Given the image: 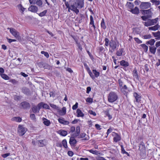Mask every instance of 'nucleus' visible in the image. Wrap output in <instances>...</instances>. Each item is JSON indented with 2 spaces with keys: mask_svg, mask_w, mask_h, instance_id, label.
<instances>
[{
  "mask_svg": "<svg viewBox=\"0 0 160 160\" xmlns=\"http://www.w3.org/2000/svg\"><path fill=\"white\" fill-rule=\"evenodd\" d=\"M105 45L108 46H109V51L111 52H113L117 48V44L116 42L112 39L109 41L108 38H106L105 39Z\"/></svg>",
  "mask_w": 160,
  "mask_h": 160,
  "instance_id": "f257e3e1",
  "label": "nucleus"
},
{
  "mask_svg": "<svg viewBox=\"0 0 160 160\" xmlns=\"http://www.w3.org/2000/svg\"><path fill=\"white\" fill-rule=\"evenodd\" d=\"M118 98V96L114 92H111L108 96V100L109 102L112 103L116 101Z\"/></svg>",
  "mask_w": 160,
  "mask_h": 160,
  "instance_id": "f03ea898",
  "label": "nucleus"
},
{
  "mask_svg": "<svg viewBox=\"0 0 160 160\" xmlns=\"http://www.w3.org/2000/svg\"><path fill=\"white\" fill-rule=\"evenodd\" d=\"M158 20V18L154 19H148L145 22H143V24L146 27L153 25L156 24Z\"/></svg>",
  "mask_w": 160,
  "mask_h": 160,
  "instance_id": "7ed1b4c3",
  "label": "nucleus"
},
{
  "mask_svg": "<svg viewBox=\"0 0 160 160\" xmlns=\"http://www.w3.org/2000/svg\"><path fill=\"white\" fill-rule=\"evenodd\" d=\"M143 11L144 15L141 16V18L143 20L146 21L151 17L152 12L150 9L143 10Z\"/></svg>",
  "mask_w": 160,
  "mask_h": 160,
  "instance_id": "20e7f679",
  "label": "nucleus"
},
{
  "mask_svg": "<svg viewBox=\"0 0 160 160\" xmlns=\"http://www.w3.org/2000/svg\"><path fill=\"white\" fill-rule=\"evenodd\" d=\"M27 129L23 127L22 125H19L18 126V133L20 136L23 135L26 132Z\"/></svg>",
  "mask_w": 160,
  "mask_h": 160,
  "instance_id": "39448f33",
  "label": "nucleus"
},
{
  "mask_svg": "<svg viewBox=\"0 0 160 160\" xmlns=\"http://www.w3.org/2000/svg\"><path fill=\"white\" fill-rule=\"evenodd\" d=\"M75 4L78 9H81L84 6V0H76Z\"/></svg>",
  "mask_w": 160,
  "mask_h": 160,
  "instance_id": "423d86ee",
  "label": "nucleus"
},
{
  "mask_svg": "<svg viewBox=\"0 0 160 160\" xmlns=\"http://www.w3.org/2000/svg\"><path fill=\"white\" fill-rule=\"evenodd\" d=\"M9 29L10 32L12 35L16 38H18L19 37V33L16 29L14 28H10Z\"/></svg>",
  "mask_w": 160,
  "mask_h": 160,
  "instance_id": "0eeeda50",
  "label": "nucleus"
},
{
  "mask_svg": "<svg viewBox=\"0 0 160 160\" xmlns=\"http://www.w3.org/2000/svg\"><path fill=\"white\" fill-rule=\"evenodd\" d=\"M20 106H21V108L24 109H27L30 107L29 103L26 101H23L21 102Z\"/></svg>",
  "mask_w": 160,
  "mask_h": 160,
  "instance_id": "6e6552de",
  "label": "nucleus"
},
{
  "mask_svg": "<svg viewBox=\"0 0 160 160\" xmlns=\"http://www.w3.org/2000/svg\"><path fill=\"white\" fill-rule=\"evenodd\" d=\"M112 136L114 137L113 140L114 142H117L121 140V137L118 133L113 132L112 133Z\"/></svg>",
  "mask_w": 160,
  "mask_h": 160,
  "instance_id": "1a4fd4ad",
  "label": "nucleus"
},
{
  "mask_svg": "<svg viewBox=\"0 0 160 160\" xmlns=\"http://www.w3.org/2000/svg\"><path fill=\"white\" fill-rule=\"evenodd\" d=\"M120 88L121 92L125 95H127L128 92H130L126 85H124Z\"/></svg>",
  "mask_w": 160,
  "mask_h": 160,
  "instance_id": "9d476101",
  "label": "nucleus"
},
{
  "mask_svg": "<svg viewBox=\"0 0 160 160\" xmlns=\"http://www.w3.org/2000/svg\"><path fill=\"white\" fill-rule=\"evenodd\" d=\"M151 4L149 2H141V7L143 9H147L151 7Z\"/></svg>",
  "mask_w": 160,
  "mask_h": 160,
  "instance_id": "9b49d317",
  "label": "nucleus"
},
{
  "mask_svg": "<svg viewBox=\"0 0 160 160\" xmlns=\"http://www.w3.org/2000/svg\"><path fill=\"white\" fill-rule=\"evenodd\" d=\"M58 120L60 123L63 125H68L70 123L68 121L65 120L63 118H58Z\"/></svg>",
  "mask_w": 160,
  "mask_h": 160,
  "instance_id": "f8f14e48",
  "label": "nucleus"
},
{
  "mask_svg": "<svg viewBox=\"0 0 160 160\" xmlns=\"http://www.w3.org/2000/svg\"><path fill=\"white\" fill-rule=\"evenodd\" d=\"M77 141L73 137H71L69 139V142L71 147H75Z\"/></svg>",
  "mask_w": 160,
  "mask_h": 160,
  "instance_id": "ddd939ff",
  "label": "nucleus"
},
{
  "mask_svg": "<svg viewBox=\"0 0 160 160\" xmlns=\"http://www.w3.org/2000/svg\"><path fill=\"white\" fill-rule=\"evenodd\" d=\"M89 25H90V28H93L94 30H95L96 27L94 23V21L93 16L92 15L90 16V22Z\"/></svg>",
  "mask_w": 160,
  "mask_h": 160,
  "instance_id": "4468645a",
  "label": "nucleus"
},
{
  "mask_svg": "<svg viewBox=\"0 0 160 160\" xmlns=\"http://www.w3.org/2000/svg\"><path fill=\"white\" fill-rule=\"evenodd\" d=\"M127 8L128 11L130 12L131 10L134 8V5L133 3L127 2L126 3Z\"/></svg>",
  "mask_w": 160,
  "mask_h": 160,
  "instance_id": "2eb2a0df",
  "label": "nucleus"
},
{
  "mask_svg": "<svg viewBox=\"0 0 160 160\" xmlns=\"http://www.w3.org/2000/svg\"><path fill=\"white\" fill-rule=\"evenodd\" d=\"M84 66L85 67V68L91 78H94L93 74L90 70V69L88 66L86 64H84Z\"/></svg>",
  "mask_w": 160,
  "mask_h": 160,
  "instance_id": "dca6fc26",
  "label": "nucleus"
},
{
  "mask_svg": "<svg viewBox=\"0 0 160 160\" xmlns=\"http://www.w3.org/2000/svg\"><path fill=\"white\" fill-rule=\"evenodd\" d=\"M28 10L29 11L33 12H36L38 11V8L35 6L31 5L28 8Z\"/></svg>",
  "mask_w": 160,
  "mask_h": 160,
  "instance_id": "f3484780",
  "label": "nucleus"
},
{
  "mask_svg": "<svg viewBox=\"0 0 160 160\" xmlns=\"http://www.w3.org/2000/svg\"><path fill=\"white\" fill-rule=\"evenodd\" d=\"M58 111L61 115L64 116L66 114V108L65 107H63L61 110H60L59 108V110Z\"/></svg>",
  "mask_w": 160,
  "mask_h": 160,
  "instance_id": "a211bd4d",
  "label": "nucleus"
},
{
  "mask_svg": "<svg viewBox=\"0 0 160 160\" xmlns=\"http://www.w3.org/2000/svg\"><path fill=\"white\" fill-rule=\"evenodd\" d=\"M130 12L132 14L138 15L139 13V10L138 8L136 7L132 9H131Z\"/></svg>",
  "mask_w": 160,
  "mask_h": 160,
  "instance_id": "6ab92c4d",
  "label": "nucleus"
},
{
  "mask_svg": "<svg viewBox=\"0 0 160 160\" xmlns=\"http://www.w3.org/2000/svg\"><path fill=\"white\" fill-rule=\"evenodd\" d=\"M71 10L75 13L76 14H78L79 12V10L77 8V6L74 5H72L71 6Z\"/></svg>",
  "mask_w": 160,
  "mask_h": 160,
  "instance_id": "aec40b11",
  "label": "nucleus"
},
{
  "mask_svg": "<svg viewBox=\"0 0 160 160\" xmlns=\"http://www.w3.org/2000/svg\"><path fill=\"white\" fill-rule=\"evenodd\" d=\"M80 132V127L79 126H77L76 127V131L73 135L74 137H76L79 136Z\"/></svg>",
  "mask_w": 160,
  "mask_h": 160,
  "instance_id": "412c9836",
  "label": "nucleus"
},
{
  "mask_svg": "<svg viewBox=\"0 0 160 160\" xmlns=\"http://www.w3.org/2000/svg\"><path fill=\"white\" fill-rule=\"evenodd\" d=\"M58 133L60 135L65 137L68 134V132L66 131L63 130H60L58 132Z\"/></svg>",
  "mask_w": 160,
  "mask_h": 160,
  "instance_id": "4be33fe9",
  "label": "nucleus"
},
{
  "mask_svg": "<svg viewBox=\"0 0 160 160\" xmlns=\"http://www.w3.org/2000/svg\"><path fill=\"white\" fill-rule=\"evenodd\" d=\"M88 151L90 152L97 155H101V153L100 152L97 151L95 150L91 149L89 150Z\"/></svg>",
  "mask_w": 160,
  "mask_h": 160,
  "instance_id": "5701e85b",
  "label": "nucleus"
},
{
  "mask_svg": "<svg viewBox=\"0 0 160 160\" xmlns=\"http://www.w3.org/2000/svg\"><path fill=\"white\" fill-rule=\"evenodd\" d=\"M120 65L124 67H127L129 66V64L128 62L124 60H122L120 62Z\"/></svg>",
  "mask_w": 160,
  "mask_h": 160,
  "instance_id": "b1692460",
  "label": "nucleus"
},
{
  "mask_svg": "<svg viewBox=\"0 0 160 160\" xmlns=\"http://www.w3.org/2000/svg\"><path fill=\"white\" fill-rule=\"evenodd\" d=\"M76 112L77 113V116L78 117H83L84 116V114L82 112L81 110L79 108L77 109Z\"/></svg>",
  "mask_w": 160,
  "mask_h": 160,
  "instance_id": "393cba45",
  "label": "nucleus"
},
{
  "mask_svg": "<svg viewBox=\"0 0 160 160\" xmlns=\"http://www.w3.org/2000/svg\"><path fill=\"white\" fill-rule=\"evenodd\" d=\"M157 48L154 46H149V51L150 53L153 54H155L156 52Z\"/></svg>",
  "mask_w": 160,
  "mask_h": 160,
  "instance_id": "a878e982",
  "label": "nucleus"
},
{
  "mask_svg": "<svg viewBox=\"0 0 160 160\" xmlns=\"http://www.w3.org/2000/svg\"><path fill=\"white\" fill-rule=\"evenodd\" d=\"M92 73H93L94 75H93V76L94 78H92V79H95V78H98L100 75V73L99 72L97 71L96 69H93L92 70Z\"/></svg>",
  "mask_w": 160,
  "mask_h": 160,
  "instance_id": "bb28decb",
  "label": "nucleus"
},
{
  "mask_svg": "<svg viewBox=\"0 0 160 160\" xmlns=\"http://www.w3.org/2000/svg\"><path fill=\"white\" fill-rule=\"evenodd\" d=\"M133 76L134 78H135L136 80H139L138 76L137 71L136 68H135L132 72Z\"/></svg>",
  "mask_w": 160,
  "mask_h": 160,
  "instance_id": "cd10ccee",
  "label": "nucleus"
},
{
  "mask_svg": "<svg viewBox=\"0 0 160 160\" xmlns=\"http://www.w3.org/2000/svg\"><path fill=\"white\" fill-rule=\"evenodd\" d=\"M160 27V25L158 24H157L153 26L149 27L148 29L149 30L156 31L158 30Z\"/></svg>",
  "mask_w": 160,
  "mask_h": 160,
  "instance_id": "c85d7f7f",
  "label": "nucleus"
},
{
  "mask_svg": "<svg viewBox=\"0 0 160 160\" xmlns=\"http://www.w3.org/2000/svg\"><path fill=\"white\" fill-rule=\"evenodd\" d=\"M152 34L154 37L156 38V39H160V32L159 31L155 32H153L152 33Z\"/></svg>",
  "mask_w": 160,
  "mask_h": 160,
  "instance_id": "c756f323",
  "label": "nucleus"
},
{
  "mask_svg": "<svg viewBox=\"0 0 160 160\" xmlns=\"http://www.w3.org/2000/svg\"><path fill=\"white\" fill-rule=\"evenodd\" d=\"M43 124L47 126H48L51 124L50 121L45 118H42Z\"/></svg>",
  "mask_w": 160,
  "mask_h": 160,
  "instance_id": "7c9ffc66",
  "label": "nucleus"
},
{
  "mask_svg": "<svg viewBox=\"0 0 160 160\" xmlns=\"http://www.w3.org/2000/svg\"><path fill=\"white\" fill-rule=\"evenodd\" d=\"M124 48H120L116 52V54L118 56H121L122 55V54L124 51Z\"/></svg>",
  "mask_w": 160,
  "mask_h": 160,
  "instance_id": "2f4dec72",
  "label": "nucleus"
},
{
  "mask_svg": "<svg viewBox=\"0 0 160 160\" xmlns=\"http://www.w3.org/2000/svg\"><path fill=\"white\" fill-rule=\"evenodd\" d=\"M133 96L135 98V100H136V102H140V97L139 95H138L136 92H134L133 93Z\"/></svg>",
  "mask_w": 160,
  "mask_h": 160,
  "instance_id": "473e14b6",
  "label": "nucleus"
},
{
  "mask_svg": "<svg viewBox=\"0 0 160 160\" xmlns=\"http://www.w3.org/2000/svg\"><path fill=\"white\" fill-rule=\"evenodd\" d=\"M133 33L134 34H140V29L138 28H133Z\"/></svg>",
  "mask_w": 160,
  "mask_h": 160,
  "instance_id": "72a5a7b5",
  "label": "nucleus"
},
{
  "mask_svg": "<svg viewBox=\"0 0 160 160\" xmlns=\"http://www.w3.org/2000/svg\"><path fill=\"white\" fill-rule=\"evenodd\" d=\"M32 112L34 113H36L37 112L38 113L39 112V111L38 109L37 106H36L35 105L33 106H32Z\"/></svg>",
  "mask_w": 160,
  "mask_h": 160,
  "instance_id": "f704fd0d",
  "label": "nucleus"
},
{
  "mask_svg": "<svg viewBox=\"0 0 160 160\" xmlns=\"http://www.w3.org/2000/svg\"><path fill=\"white\" fill-rule=\"evenodd\" d=\"M0 75L2 78L4 80H8L9 79V77L5 74L0 73Z\"/></svg>",
  "mask_w": 160,
  "mask_h": 160,
  "instance_id": "c9c22d12",
  "label": "nucleus"
},
{
  "mask_svg": "<svg viewBox=\"0 0 160 160\" xmlns=\"http://www.w3.org/2000/svg\"><path fill=\"white\" fill-rule=\"evenodd\" d=\"M11 120L12 121H15L17 122H20L22 120V118L19 117H14Z\"/></svg>",
  "mask_w": 160,
  "mask_h": 160,
  "instance_id": "e433bc0d",
  "label": "nucleus"
},
{
  "mask_svg": "<svg viewBox=\"0 0 160 160\" xmlns=\"http://www.w3.org/2000/svg\"><path fill=\"white\" fill-rule=\"evenodd\" d=\"M101 26L102 28L103 29L105 30L106 28V26L105 23L104 22V20L103 18L102 19L101 23Z\"/></svg>",
  "mask_w": 160,
  "mask_h": 160,
  "instance_id": "4c0bfd02",
  "label": "nucleus"
},
{
  "mask_svg": "<svg viewBox=\"0 0 160 160\" xmlns=\"http://www.w3.org/2000/svg\"><path fill=\"white\" fill-rule=\"evenodd\" d=\"M155 41L153 39H152L149 40V41L147 42L146 43V44H150L151 46H152L154 45Z\"/></svg>",
  "mask_w": 160,
  "mask_h": 160,
  "instance_id": "58836bf2",
  "label": "nucleus"
},
{
  "mask_svg": "<svg viewBox=\"0 0 160 160\" xmlns=\"http://www.w3.org/2000/svg\"><path fill=\"white\" fill-rule=\"evenodd\" d=\"M62 145L64 148H68L67 140L66 139H63L62 141Z\"/></svg>",
  "mask_w": 160,
  "mask_h": 160,
  "instance_id": "ea45409f",
  "label": "nucleus"
},
{
  "mask_svg": "<svg viewBox=\"0 0 160 160\" xmlns=\"http://www.w3.org/2000/svg\"><path fill=\"white\" fill-rule=\"evenodd\" d=\"M22 92L26 94H28L29 93V90L26 88H23L22 89Z\"/></svg>",
  "mask_w": 160,
  "mask_h": 160,
  "instance_id": "a19ab883",
  "label": "nucleus"
},
{
  "mask_svg": "<svg viewBox=\"0 0 160 160\" xmlns=\"http://www.w3.org/2000/svg\"><path fill=\"white\" fill-rule=\"evenodd\" d=\"M150 2L156 6L158 5L160 3V1L159 0H151Z\"/></svg>",
  "mask_w": 160,
  "mask_h": 160,
  "instance_id": "79ce46f5",
  "label": "nucleus"
},
{
  "mask_svg": "<svg viewBox=\"0 0 160 160\" xmlns=\"http://www.w3.org/2000/svg\"><path fill=\"white\" fill-rule=\"evenodd\" d=\"M141 46L145 52H147L148 49V47L146 45L144 44H141Z\"/></svg>",
  "mask_w": 160,
  "mask_h": 160,
  "instance_id": "37998d69",
  "label": "nucleus"
},
{
  "mask_svg": "<svg viewBox=\"0 0 160 160\" xmlns=\"http://www.w3.org/2000/svg\"><path fill=\"white\" fill-rule=\"evenodd\" d=\"M22 96H18L16 95H14L13 96L14 99L15 101L20 100H21Z\"/></svg>",
  "mask_w": 160,
  "mask_h": 160,
  "instance_id": "c03bdc74",
  "label": "nucleus"
},
{
  "mask_svg": "<svg viewBox=\"0 0 160 160\" xmlns=\"http://www.w3.org/2000/svg\"><path fill=\"white\" fill-rule=\"evenodd\" d=\"M49 105L53 109L57 110H59L58 107L56 105L52 103H50Z\"/></svg>",
  "mask_w": 160,
  "mask_h": 160,
  "instance_id": "a18cd8bd",
  "label": "nucleus"
},
{
  "mask_svg": "<svg viewBox=\"0 0 160 160\" xmlns=\"http://www.w3.org/2000/svg\"><path fill=\"white\" fill-rule=\"evenodd\" d=\"M47 10H45L44 11H43V12L38 13V15L41 17H42L45 16V15L46 13H47Z\"/></svg>",
  "mask_w": 160,
  "mask_h": 160,
  "instance_id": "49530a36",
  "label": "nucleus"
},
{
  "mask_svg": "<svg viewBox=\"0 0 160 160\" xmlns=\"http://www.w3.org/2000/svg\"><path fill=\"white\" fill-rule=\"evenodd\" d=\"M18 7L19 10L22 11L23 12L25 10V8H24L21 4H20L18 5Z\"/></svg>",
  "mask_w": 160,
  "mask_h": 160,
  "instance_id": "de8ad7c7",
  "label": "nucleus"
},
{
  "mask_svg": "<svg viewBox=\"0 0 160 160\" xmlns=\"http://www.w3.org/2000/svg\"><path fill=\"white\" fill-rule=\"evenodd\" d=\"M72 37L73 38V39L75 40V41L76 43L78 42V39H79V37L77 36H75V35H71Z\"/></svg>",
  "mask_w": 160,
  "mask_h": 160,
  "instance_id": "09e8293b",
  "label": "nucleus"
},
{
  "mask_svg": "<svg viewBox=\"0 0 160 160\" xmlns=\"http://www.w3.org/2000/svg\"><path fill=\"white\" fill-rule=\"evenodd\" d=\"M104 50V48L102 46H100L97 48V50L99 53L102 52V51H103Z\"/></svg>",
  "mask_w": 160,
  "mask_h": 160,
  "instance_id": "8fccbe9b",
  "label": "nucleus"
},
{
  "mask_svg": "<svg viewBox=\"0 0 160 160\" xmlns=\"http://www.w3.org/2000/svg\"><path fill=\"white\" fill-rule=\"evenodd\" d=\"M42 54H44V55L47 58H48L49 57V54L47 52H45L44 51H42L41 52Z\"/></svg>",
  "mask_w": 160,
  "mask_h": 160,
  "instance_id": "3c124183",
  "label": "nucleus"
},
{
  "mask_svg": "<svg viewBox=\"0 0 160 160\" xmlns=\"http://www.w3.org/2000/svg\"><path fill=\"white\" fill-rule=\"evenodd\" d=\"M43 108L47 109H49L50 107L46 103H44L43 102Z\"/></svg>",
  "mask_w": 160,
  "mask_h": 160,
  "instance_id": "603ef678",
  "label": "nucleus"
},
{
  "mask_svg": "<svg viewBox=\"0 0 160 160\" xmlns=\"http://www.w3.org/2000/svg\"><path fill=\"white\" fill-rule=\"evenodd\" d=\"M30 117L31 119L33 121H36V118L35 117V115L34 114H31L30 115Z\"/></svg>",
  "mask_w": 160,
  "mask_h": 160,
  "instance_id": "864d4df0",
  "label": "nucleus"
},
{
  "mask_svg": "<svg viewBox=\"0 0 160 160\" xmlns=\"http://www.w3.org/2000/svg\"><path fill=\"white\" fill-rule=\"evenodd\" d=\"M43 102H40L39 103L37 106V107L38 108V109L39 110V111L40 110V109L42 108H43Z\"/></svg>",
  "mask_w": 160,
  "mask_h": 160,
  "instance_id": "5fc2aeb1",
  "label": "nucleus"
},
{
  "mask_svg": "<svg viewBox=\"0 0 160 160\" xmlns=\"http://www.w3.org/2000/svg\"><path fill=\"white\" fill-rule=\"evenodd\" d=\"M9 82L13 84H15L18 83V81L15 79H11L9 80Z\"/></svg>",
  "mask_w": 160,
  "mask_h": 160,
  "instance_id": "6e6d98bb",
  "label": "nucleus"
},
{
  "mask_svg": "<svg viewBox=\"0 0 160 160\" xmlns=\"http://www.w3.org/2000/svg\"><path fill=\"white\" fill-rule=\"evenodd\" d=\"M86 101L87 102L91 103L93 102V99L92 98H88L86 99Z\"/></svg>",
  "mask_w": 160,
  "mask_h": 160,
  "instance_id": "4d7b16f0",
  "label": "nucleus"
},
{
  "mask_svg": "<svg viewBox=\"0 0 160 160\" xmlns=\"http://www.w3.org/2000/svg\"><path fill=\"white\" fill-rule=\"evenodd\" d=\"M35 4L38 6H40L42 5V2L41 0H38Z\"/></svg>",
  "mask_w": 160,
  "mask_h": 160,
  "instance_id": "13d9d810",
  "label": "nucleus"
},
{
  "mask_svg": "<svg viewBox=\"0 0 160 160\" xmlns=\"http://www.w3.org/2000/svg\"><path fill=\"white\" fill-rule=\"evenodd\" d=\"M121 148V152L122 154H124V153L126 152L125 150L124 149L123 146L122 145L120 146Z\"/></svg>",
  "mask_w": 160,
  "mask_h": 160,
  "instance_id": "bf43d9fd",
  "label": "nucleus"
},
{
  "mask_svg": "<svg viewBox=\"0 0 160 160\" xmlns=\"http://www.w3.org/2000/svg\"><path fill=\"white\" fill-rule=\"evenodd\" d=\"M75 130V128L74 126H72L70 127V132H69L70 133V132H74Z\"/></svg>",
  "mask_w": 160,
  "mask_h": 160,
  "instance_id": "052dcab7",
  "label": "nucleus"
},
{
  "mask_svg": "<svg viewBox=\"0 0 160 160\" xmlns=\"http://www.w3.org/2000/svg\"><path fill=\"white\" fill-rule=\"evenodd\" d=\"M88 112L91 115H92L93 116H95L96 115V113L95 112L93 111L92 110H89Z\"/></svg>",
  "mask_w": 160,
  "mask_h": 160,
  "instance_id": "680f3d73",
  "label": "nucleus"
},
{
  "mask_svg": "<svg viewBox=\"0 0 160 160\" xmlns=\"http://www.w3.org/2000/svg\"><path fill=\"white\" fill-rule=\"evenodd\" d=\"M78 103L76 102L75 104L73 105L72 107V109L73 110H76L78 107Z\"/></svg>",
  "mask_w": 160,
  "mask_h": 160,
  "instance_id": "e2e57ef3",
  "label": "nucleus"
},
{
  "mask_svg": "<svg viewBox=\"0 0 160 160\" xmlns=\"http://www.w3.org/2000/svg\"><path fill=\"white\" fill-rule=\"evenodd\" d=\"M43 140H41L38 141V142L40 144H39V146L40 147H42L44 146V144L43 143Z\"/></svg>",
  "mask_w": 160,
  "mask_h": 160,
  "instance_id": "0e129e2a",
  "label": "nucleus"
},
{
  "mask_svg": "<svg viewBox=\"0 0 160 160\" xmlns=\"http://www.w3.org/2000/svg\"><path fill=\"white\" fill-rule=\"evenodd\" d=\"M118 83L119 84V86L120 87V88H121L122 87H123V82L122 80H121L120 79H119L118 80Z\"/></svg>",
  "mask_w": 160,
  "mask_h": 160,
  "instance_id": "69168bd1",
  "label": "nucleus"
},
{
  "mask_svg": "<svg viewBox=\"0 0 160 160\" xmlns=\"http://www.w3.org/2000/svg\"><path fill=\"white\" fill-rule=\"evenodd\" d=\"M38 0H29L30 3L31 4H35L37 2Z\"/></svg>",
  "mask_w": 160,
  "mask_h": 160,
  "instance_id": "338daca9",
  "label": "nucleus"
},
{
  "mask_svg": "<svg viewBox=\"0 0 160 160\" xmlns=\"http://www.w3.org/2000/svg\"><path fill=\"white\" fill-rule=\"evenodd\" d=\"M77 46L78 47V48L80 50V51H81L82 50V48L81 45L80 44L79 42H77L76 43Z\"/></svg>",
  "mask_w": 160,
  "mask_h": 160,
  "instance_id": "774afa93",
  "label": "nucleus"
}]
</instances>
